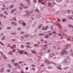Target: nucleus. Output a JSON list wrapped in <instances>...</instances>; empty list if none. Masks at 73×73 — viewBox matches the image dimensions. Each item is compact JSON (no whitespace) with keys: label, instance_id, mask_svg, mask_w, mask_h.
Listing matches in <instances>:
<instances>
[{"label":"nucleus","instance_id":"nucleus-1","mask_svg":"<svg viewBox=\"0 0 73 73\" xmlns=\"http://www.w3.org/2000/svg\"><path fill=\"white\" fill-rule=\"evenodd\" d=\"M68 53V51H66V50H65V49H64L63 51H62L61 52V54L62 56H63L64 54H65H65H67Z\"/></svg>","mask_w":73,"mask_h":73},{"label":"nucleus","instance_id":"nucleus-2","mask_svg":"<svg viewBox=\"0 0 73 73\" xmlns=\"http://www.w3.org/2000/svg\"><path fill=\"white\" fill-rule=\"evenodd\" d=\"M33 13V11H31L30 12H29V13H27V15H24V16H30L31 15V13Z\"/></svg>","mask_w":73,"mask_h":73},{"label":"nucleus","instance_id":"nucleus-3","mask_svg":"<svg viewBox=\"0 0 73 73\" xmlns=\"http://www.w3.org/2000/svg\"><path fill=\"white\" fill-rule=\"evenodd\" d=\"M16 9H12L11 10V13H15V11H17Z\"/></svg>","mask_w":73,"mask_h":73},{"label":"nucleus","instance_id":"nucleus-4","mask_svg":"<svg viewBox=\"0 0 73 73\" xmlns=\"http://www.w3.org/2000/svg\"><path fill=\"white\" fill-rule=\"evenodd\" d=\"M45 63L46 64H50V62L48 61V60H45Z\"/></svg>","mask_w":73,"mask_h":73},{"label":"nucleus","instance_id":"nucleus-5","mask_svg":"<svg viewBox=\"0 0 73 73\" xmlns=\"http://www.w3.org/2000/svg\"><path fill=\"white\" fill-rule=\"evenodd\" d=\"M11 24L12 25H14L15 26H16V25H17V24L14 22H11Z\"/></svg>","mask_w":73,"mask_h":73},{"label":"nucleus","instance_id":"nucleus-6","mask_svg":"<svg viewBox=\"0 0 73 73\" xmlns=\"http://www.w3.org/2000/svg\"><path fill=\"white\" fill-rule=\"evenodd\" d=\"M42 31H47V29H46V28L45 27H42Z\"/></svg>","mask_w":73,"mask_h":73},{"label":"nucleus","instance_id":"nucleus-7","mask_svg":"<svg viewBox=\"0 0 73 73\" xmlns=\"http://www.w3.org/2000/svg\"><path fill=\"white\" fill-rule=\"evenodd\" d=\"M56 1L57 3H61L62 1V0H56Z\"/></svg>","mask_w":73,"mask_h":73},{"label":"nucleus","instance_id":"nucleus-8","mask_svg":"<svg viewBox=\"0 0 73 73\" xmlns=\"http://www.w3.org/2000/svg\"><path fill=\"white\" fill-rule=\"evenodd\" d=\"M23 8L24 9H28V6H24L23 7Z\"/></svg>","mask_w":73,"mask_h":73},{"label":"nucleus","instance_id":"nucleus-9","mask_svg":"<svg viewBox=\"0 0 73 73\" xmlns=\"http://www.w3.org/2000/svg\"><path fill=\"white\" fill-rule=\"evenodd\" d=\"M0 72L1 73H3L4 72V68H2L0 70Z\"/></svg>","mask_w":73,"mask_h":73},{"label":"nucleus","instance_id":"nucleus-10","mask_svg":"<svg viewBox=\"0 0 73 73\" xmlns=\"http://www.w3.org/2000/svg\"><path fill=\"white\" fill-rule=\"evenodd\" d=\"M5 35H3V37L1 38L2 40H5Z\"/></svg>","mask_w":73,"mask_h":73},{"label":"nucleus","instance_id":"nucleus-11","mask_svg":"<svg viewBox=\"0 0 73 73\" xmlns=\"http://www.w3.org/2000/svg\"><path fill=\"white\" fill-rule=\"evenodd\" d=\"M13 8V5H11L9 7V8L10 9H11V8Z\"/></svg>","mask_w":73,"mask_h":73},{"label":"nucleus","instance_id":"nucleus-12","mask_svg":"<svg viewBox=\"0 0 73 73\" xmlns=\"http://www.w3.org/2000/svg\"><path fill=\"white\" fill-rule=\"evenodd\" d=\"M67 12L68 13H71V10H68L67 11Z\"/></svg>","mask_w":73,"mask_h":73},{"label":"nucleus","instance_id":"nucleus-13","mask_svg":"<svg viewBox=\"0 0 73 73\" xmlns=\"http://www.w3.org/2000/svg\"><path fill=\"white\" fill-rule=\"evenodd\" d=\"M26 48H32V47H31L29 45H26Z\"/></svg>","mask_w":73,"mask_h":73},{"label":"nucleus","instance_id":"nucleus-14","mask_svg":"<svg viewBox=\"0 0 73 73\" xmlns=\"http://www.w3.org/2000/svg\"><path fill=\"white\" fill-rule=\"evenodd\" d=\"M13 64L15 66H18V63H13Z\"/></svg>","mask_w":73,"mask_h":73},{"label":"nucleus","instance_id":"nucleus-15","mask_svg":"<svg viewBox=\"0 0 73 73\" xmlns=\"http://www.w3.org/2000/svg\"><path fill=\"white\" fill-rule=\"evenodd\" d=\"M48 5L49 7H50L52 5V3L50 2H48Z\"/></svg>","mask_w":73,"mask_h":73},{"label":"nucleus","instance_id":"nucleus-16","mask_svg":"<svg viewBox=\"0 0 73 73\" xmlns=\"http://www.w3.org/2000/svg\"><path fill=\"white\" fill-rule=\"evenodd\" d=\"M20 5L21 6V7H24V5H23V4L22 3H20Z\"/></svg>","mask_w":73,"mask_h":73},{"label":"nucleus","instance_id":"nucleus-17","mask_svg":"<svg viewBox=\"0 0 73 73\" xmlns=\"http://www.w3.org/2000/svg\"><path fill=\"white\" fill-rule=\"evenodd\" d=\"M4 13L6 15H8V12H7V11H4Z\"/></svg>","mask_w":73,"mask_h":73},{"label":"nucleus","instance_id":"nucleus-18","mask_svg":"<svg viewBox=\"0 0 73 73\" xmlns=\"http://www.w3.org/2000/svg\"><path fill=\"white\" fill-rule=\"evenodd\" d=\"M23 52H24V51H19V53L20 54H23Z\"/></svg>","mask_w":73,"mask_h":73},{"label":"nucleus","instance_id":"nucleus-19","mask_svg":"<svg viewBox=\"0 0 73 73\" xmlns=\"http://www.w3.org/2000/svg\"><path fill=\"white\" fill-rule=\"evenodd\" d=\"M26 44L27 45H31V43H30L29 42H26Z\"/></svg>","mask_w":73,"mask_h":73},{"label":"nucleus","instance_id":"nucleus-20","mask_svg":"<svg viewBox=\"0 0 73 73\" xmlns=\"http://www.w3.org/2000/svg\"><path fill=\"white\" fill-rule=\"evenodd\" d=\"M48 69H52V67L51 66H48Z\"/></svg>","mask_w":73,"mask_h":73},{"label":"nucleus","instance_id":"nucleus-21","mask_svg":"<svg viewBox=\"0 0 73 73\" xmlns=\"http://www.w3.org/2000/svg\"><path fill=\"white\" fill-rule=\"evenodd\" d=\"M36 22H35L34 23V24L32 25V27H35V25H36Z\"/></svg>","mask_w":73,"mask_h":73},{"label":"nucleus","instance_id":"nucleus-22","mask_svg":"<svg viewBox=\"0 0 73 73\" xmlns=\"http://www.w3.org/2000/svg\"><path fill=\"white\" fill-rule=\"evenodd\" d=\"M9 54H10V55H12L13 54L12 52H8Z\"/></svg>","mask_w":73,"mask_h":73},{"label":"nucleus","instance_id":"nucleus-23","mask_svg":"<svg viewBox=\"0 0 73 73\" xmlns=\"http://www.w3.org/2000/svg\"><path fill=\"white\" fill-rule=\"evenodd\" d=\"M22 24L24 26H25V25H26V23H25V22H23V23Z\"/></svg>","mask_w":73,"mask_h":73},{"label":"nucleus","instance_id":"nucleus-24","mask_svg":"<svg viewBox=\"0 0 73 73\" xmlns=\"http://www.w3.org/2000/svg\"><path fill=\"white\" fill-rule=\"evenodd\" d=\"M11 35H16V33H11Z\"/></svg>","mask_w":73,"mask_h":73},{"label":"nucleus","instance_id":"nucleus-25","mask_svg":"<svg viewBox=\"0 0 73 73\" xmlns=\"http://www.w3.org/2000/svg\"><path fill=\"white\" fill-rule=\"evenodd\" d=\"M35 11L36 12H39V11H38V10L37 9H36L35 10Z\"/></svg>","mask_w":73,"mask_h":73},{"label":"nucleus","instance_id":"nucleus-26","mask_svg":"<svg viewBox=\"0 0 73 73\" xmlns=\"http://www.w3.org/2000/svg\"><path fill=\"white\" fill-rule=\"evenodd\" d=\"M3 58H4V59H6L7 58L6 57V56H5V55H3Z\"/></svg>","mask_w":73,"mask_h":73},{"label":"nucleus","instance_id":"nucleus-27","mask_svg":"<svg viewBox=\"0 0 73 73\" xmlns=\"http://www.w3.org/2000/svg\"><path fill=\"white\" fill-rule=\"evenodd\" d=\"M33 1L34 3H37V0H33Z\"/></svg>","mask_w":73,"mask_h":73},{"label":"nucleus","instance_id":"nucleus-28","mask_svg":"<svg viewBox=\"0 0 73 73\" xmlns=\"http://www.w3.org/2000/svg\"><path fill=\"white\" fill-rule=\"evenodd\" d=\"M18 69H20V70H21V67H20V66H18Z\"/></svg>","mask_w":73,"mask_h":73},{"label":"nucleus","instance_id":"nucleus-29","mask_svg":"<svg viewBox=\"0 0 73 73\" xmlns=\"http://www.w3.org/2000/svg\"><path fill=\"white\" fill-rule=\"evenodd\" d=\"M38 1L39 3H41L43 1V0H38Z\"/></svg>","mask_w":73,"mask_h":73},{"label":"nucleus","instance_id":"nucleus-30","mask_svg":"<svg viewBox=\"0 0 73 73\" xmlns=\"http://www.w3.org/2000/svg\"><path fill=\"white\" fill-rule=\"evenodd\" d=\"M11 62H15V60H14V59H12Z\"/></svg>","mask_w":73,"mask_h":73},{"label":"nucleus","instance_id":"nucleus-31","mask_svg":"<svg viewBox=\"0 0 73 73\" xmlns=\"http://www.w3.org/2000/svg\"><path fill=\"white\" fill-rule=\"evenodd\" d=\"M39 36H44V34L40 33V34H39Z\"/></svg>","mask_w":73,"mask_h":73},{"label":"nucleus","instance_id":"nucleus-32","mask_svg":"<svg viewBox=\"0 0 73 73\" xmlns=\"http://www.w3.org/2000/svg\"><path fill=\"white\" fill-rule=\"evenodd\" d=\"M45 37V38H49V36L47 35H46Z\"/></svg>","mask_w":73,"mask_h":73},{"label":"nucleus","instance_id":"nucleus-33","mask_svg":"<svg viewBox=\"0 0 73 73\" xmlns=\"http://www.w3.org/2000/svg\"><path fill=\"white\" fill-rule=\"evenodd\" d=\"M10 71L11 70L9 69H8L7 70V72H10Z\"/></svg>","mask_w":73,"mask_h":73},{"label":"nucleus","instance_id":"nucleus-34","mask_svg":"<svg viewBox=\"0 0 73 73\" xmlns=\"http://www.w3.org/2000/svg\"><path fill=\"white\" fill-rule=\"evenodd\" d=\"M21 48H24V46L23 45H22L21 46Z\"/></svg>","mask_w":73,"mask_h":73},{"label":"nucleus","instance_id":"nucleus-35","mask_svg":"<svg viewBox=\"0 0 73 73\" xmlns=\"http://www.w3.org/2000/svg\"><path fill=\"white\" fill-rule=\"evenodd\" d=\"M42 27V25H39V27L38 28H40Z\"/></svg>","mask_w":73,"mask_h":73},{"label":"nucleus","instance_id":"nucleus-36","mask_svg":"<svg viewBox=\"0 0 73 73\" xmlns=\"http://www.w3.org/2000/svg\"><path fill=\"white\" fill-rule=\"evenodd\" d=\"M32 52L33 53H36V52L33 50L32 51Z\"/></svg>","mask_w":73,"mask_h":73},{"label":"nucleus","instance_id":"nucleus-37","mask_svg":"<svg viewBox=\"0 0 73 73\" xmlns=\"http://www.w3.org/2000/svg\"><path fill=\"white\" fill-rule=\"evenodd\" d=\"M0 53H1V55H2V56H4V55H3V52H1Z\"/></svg>","mask_w":73,"mask_h":73},{"label":"nucleus","instance_id":"nucleus-38","mask_svg":"<svg viewBox=\"0 0 73 73\" xmlns=\"http://www.w3.org/2000/svg\"><path fill=\"white\" fill-rule=\"evenodd\" d=\"M66 3H69V1L67 0L66 1Z\"/></svg>","mask_w":73,"mask_h":73},{"label":"nucleus","instance_id":"nucleus-39","mask_svg":"<svg viewBox=\"0 0 73 73\" xmlns=\"http://www.w3.org/2000/svg\"><path fill=\"white\" fill-rule=\"evenodd\" d=\"M11 27H7V29H8L9 30L10 29H11Z\"/></svg>","mask_w":73,"mask_h":73},{"label":"nucleus","instance_id":"nucleus-40","mask_svg":"<svg viewBox=\"0 0 73 73\" xmlns=\"http://www.w3.org/2000/svg\"><path fill=\"white\" fill-rule=\"evenodd\" d=\"M26 1H27L28 3H31L29 0H25Z\"/></svg>","mask_w":73,"mask_h":73},{"label":"nucleus","instance_id":"nucleus-41","mask_svg":"<svg viewBox=\"0 0 73 73\" xmlns=\"http://www.w3.org/2000/svg\"><path fill=\"white\" fill-rule=\"evenodd\" d=\"M0 44H1V45H3V46H4V44H3V43L2 42H0Z\"/></svg>","mask_w":73,"mask_h":73},{"label":"nucleus","instance_id":"nucleus-42","mask_svg":"<svg viewBox=\"0 0 73 73\" xmlns=\"http://www.w3.org/2000/svg\"><path fill=\"white\" fill-rule=\"evenodd\" d=\"M45 28H46V29H48L49 28V27H48V26H46Z\"/></svg>","mask_w":73,"mask_h":73},{"label":"nucleus","instance_id":"nucleus-43","mask_svg":"<svg viewBox=\"0 0 73 73\" xmlns=\"http://www.w3.org/2000/svg\"><path fill=\"white\" fill-rule=\"evenodd\" d=\"M53 48L54 49H56V46H53Z\"/></svg>","mask_w":73,"mask_h":73},{"label":"nucleus","instance_id":"nucleus-44","mask_svg":"<svg viewBox=\"0 0 73 73\" xmlns=\"http://www.w3.org/2000/svg\"><path fill=\"white\" fill-rule=\"evenodd\" d=\"M51 29H53V26H51L50 27Z\"/></svg>","mask_w":73,"mask_h":73},{"label":"nucleus","instance_id":"nucleus-45","mask_svg":"<svg viewBox=\"0 0 73 73\" xmlns=\"http://www.w3.org/2000/svg\"><path fill=\"white\" fill-rule=\"evenodd\" d=\"M3 14H0V17H3Z\"/></svg>","mask_w":73,"mask_h":73},{"label":"nucleus","instance_id":"nucleus-46","mask_svg":"<svg viewBox=\"0 0 73 73\" xmlns=\"http://www.w3.org/2000/svg\"><path fill=\"white\" fill-rule=\"evenodd\" d=\"M31 66L32 67H36V66L34 65V64H32Z\"/></svg>","mask_w":73,"mask_h":73},{"label":"nucleus","instance_id":"nucleus-47","mask_svg":"<svg viewBox=\"0 0 73 73\" xmlns=\"http://www.w3.org/2000/svg\"><path fill=\"white\" fill-rule=\"evenodd\" d=\"M40 66H41V67H43V66H44V64H42V65Z\"/></svg>","mask_w":73,"mask_h":73},{"label":"nucleus","instance_id":"nucleus-48","mask_svg":"<svg viewBox=\"0 0 73 73\" xmlns=\"http://www.w3.org/2000/svg\"><path fill=\"white\" fill-rule=\"evenodd\" d=\"M13 19L15 21H16L17 20H16V19L15 17H13Z\"/></svg>","mask_w":73,"mask_h":73},{"label":"nucleus","instance_id":"nucleus-49","mask_svg":"<svg viewBox=\"0 0 73 73\" xmlns=\"http://www.w3.org/2000/svg\"><path fill=\"white\" fill-rule=\"evenodd\" d=\"M38 46V44H35L34 45L35 46Z\"/></svg>","mask_w":73,"mask_h":73},{"label":"nucleus","instance_id":"nucleus-50","mask_svg":"<svg viewBox=\"0 0 73 73\" xmlns=\"http://www.w3.org/2000/svg\"><path fill=\"white\" fill-rule=\"evenodd\" d=\"M11 40L12 41H16V40L15 39H12Z\"/></svg>","mask_w":73,"mask_h":73},{"label":"nucleus","instance_id":"nucleus-51","mask_svg":"<svg viewBox=\"0 0 73 73\" xmlns=\"http://www.w3.org/2000/svg\"><path fill=\"white\" fill-rule=\"evenodd\" d=\"M51 62L52 64H53L54 65H56V63H54L53 62Z\"/></svg>","mask_w":73,"mask_h":73},{"label":"nucleus","instance_id":"nucleus-52","mask_svg":"<svg viewBox=\"0 0 73 73\" xmlns=\"http://www.w3.org/2000/svg\"><path fill=\"white\" fill-rule=\"evenodd\" d=\"M62 21L63 22H65V19H62Z\"/></svg>","mask_w":73,"mask_h":73},{"label":"nucleus","instance_id":"nucleus-53","mask_svg":"<svg viewBox=\"0 0 73 73\" xmlns=\"http://www.w3.org/2000/svg\"><path fill=\"white\" fill-rule=\"evenodd\" d=\"M19 8L20 9H23V8L22 7H19Z\"/></svg>","mask_w":73,"mask_h":73},{"label":"nucleus","instance_id":"nucleus-54","mask_svg":"<svg viewBox=\"0 0 73 73\" xmlns=\"http://www.w3.org/2000/svg\"><path fill=\"white\" fill-rule=\"evenodd\" d=\"M19 64H22L23 63V62L22 61H20V62H19Z\"/></svg>","mask_w":73,"mask_h":73},{"label":"nucleus","instance_id":"nucleus-55","mask_svg":"<svg viewBox=\"0 0 73 73\" xmlns=\"http://www.w3.org/2000/svg\"><path fill=\"white\" fill-rule=\"evenodd\" d=\"M48 53H50V49H49L47 51Z\"/></svg>","mask_w":73,"mask_h":73},{"label":"nucleus","instance_id":"nucleus-56","mask_svg":"<svg viewBox=\"0 0 73 73\" xmlns=\"http://www.w3.org/2000/svg\"><path fill=\"white\" fill-rule=\"evenodd\" d=\"M24 36L25 37H27L28 36L27 35H24Z\"/></svg>","mask_w":73,"mask_h":73},{"label":"nucleus","instance_id":"nucleus-57","mask_svg":"<svg viewBox=\"0 0 73 73\" xmlns=\"http://www.w3.org/2000/svg\"><path fill=\"white\" fill-rule=\"evenodd\" d=\"M27 5H31V3H27Z\"/></svg>","mask_w":73,"mask_h":73},{"label":"nucleus","instance_id":"nucleus-58","mask_svg":"<svg viewBox=\"0 0 73 73\" xmlns=\"http://www.w3.org/2000/svg\"><path fill=\"white\" fill-rule=\"evenodd\" d=\"M41 4H45V3H44V2H43L41 3Z\"/></svg>","mask_w":73,"mask_h":73},{"label":"nucleus","instance_id":"nucleus-59","mask_svg":"<svg viewBox=\"0 0 73 73\" xmlns=\"http://www.w3.org/2000/svg\"><path fill=\"white\" fill-rule=\"evenodd\" d=\"M18 29L19 31H21V28H18Z\"/></svg>","mask_w":73,"mask_h":73},{"label":"nucleus","instance_id":"nucleus-60","mask_svg":"<svg viewBox=\"0 0 73 73\" xmlns=\"http://www.w3.org/2000/svg\"><path fill=\"white\" fill-rule=\"evenodd\" d=\"M21 38H22V39H24V36H21Z\"/></svg>","mask_w":73,"mask_h":73},{"label":"nucleus","instance_id":"nucleus-61","mask_svg":"<svg viewBox=\"0 0 73 73\" xmlns=\"http://www.w3.org/2000/svg\"><path fill=\"white\" fill-rule=\"evenodd\" d=\"M32 70H35V68H32Z\"/></svg>","mask_w":73,"mask_h":73},{"label":"nucleus","instance_id":"nucleus-62","mask_svg":"<svg viewBox=\"0 0 73 73\" xmlns=\"http://www.w3.org/2000/svg\"><path fill=\"white\" fill-rule=\"evenodd\" d=\"M57 68H58V69H60V70H62V69L60 68V67H58Z\"/></svg>","mask_w":73,"mask_h":73},{"label":"nucleus","instance_id":"nucleus-63","mask_svg":"<svg viewBox=\"0 0 73 73\" xmlns=\"http://www.w3.org/2000/svg\"><path fill=\"white\" fill-rule=\"evenodd\" d=\"M21 34H24V32L22 31L21 32Z\"/></svg>","mask_w":73,"mask_h":73},{"label":"nucleus","instance_id":"nucleus-64","mask_svg":"<svg viewBox=\"0 0 73 73\" xmlns=\"http://www.w3.org/2000/svg\"><path fill=\"white\" fill-rule=\"evenodd\" d=\"M2 10H3V11H4L5 10V8H2L1 9Z\"/></svg>","mask_w":73,"mask_h":73}]
</instances>
